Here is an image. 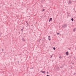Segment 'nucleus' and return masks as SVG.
<instances>
[{"label":"nucleus","instance_id":"nucleus-16","mask_svg":"<svg viewBox=\"0 0 76 76\" xmlns=\"http://www.w3.org/2000/svg\"><path fill=\"white\" fill-rule=\"evenodd\" d=\"M23 28L21 29V31H23Z\"/></svg>","mask_w":76,"mask_h":76},{"label":"nucleus","instance_id":"nucleus-1","mask_svg":"<svg viewBox=\"0 0 76 76\" xmlns=\"http://www.w3.org/2000/svg\"><path fill=\"white\" fill-rule=\"evenodd\" d=\"M67 24H64L62 26V27H63L64 28H66V27H67Z\"/></svg>","mask_w":76,"mask_h":76},{"label":"nucleus","instance_id":"nucleus-7","mask_svg":"<svg viewBox=\"0 0 76 76\" xmlns=\"http://www.w3.org/2000/svg\"><path fill=\"white\" fill-rule=\"evenodd\" d=\"M71 20H72V21H73V18H72L71 19Z\"/></svg>","mask_w":76,"mask_h":76},{"label":"nucleus","instance_id":"nucleus-18","mask_svg":"<svg viewBox=\"0 0 76 76\" xmlns=\"http://www.w3.org/2000/svg\"><path fill=\"white\" fill-rule=\"evenodd\" d=\"M67 15H69V13H68V12H67Z\"/></svg>","mask_w":76,"mask_h":76},{"label":"nucleus","instance_id":"nucleus-13","mask_svg":"<svg viewBox=\"0 0 76 76\" xmlns=\"http://www.w3.org/2000/svg\"><path fill=\"white\" fill-rule=\"evenodd\" d=\"M60 34V33H57V34L59 35Z\"/></svg>","mask_w":76,"mask_h":76},{"label":"nucleus","instance_id":"nucleus-4","mask_svg":"<svg viewBox=\"0 0 76 76\" xmlns=\"http://www.w3.org/2000/svg\"><path fill=\"white\" fill-rule=\"evenodd\" d=\"M66 55L67 56H68V55H69V52H67L66 53Z\"/></svg>","mask_w":76,"mask_h":76},{"label":"nucleus","instance_id":"nucleus-2","mask_svg":"<svg viewBox=\"0 0 76 76\" xmlns=\"http://www.w3.org/2000/svg\"><path fill=\"white\" fill-rule=\"evenodd\" d=\"M72 2V1L71 0H69V2L68 3V4H71Z\"/></svg>","mask_w":76,"mask_h":76},{"label":"nucleus","instance_id":"nucleus-24","mask_svg":"<svg viewBox=\"0 0 76 76\" xmlns=\"http://www.w3.org/2000/svg\"><path fill=\"white\" fill-rule=\"evenodd\" d=\"M46 76H50V75H46Z\"/></svg>","mask_w":76,"mask_h":76},{"label":"nucleus","instance_id":"nucleus-15","mask_svg":"<svg viewBox=\"0 0 76 76\" xmlns=\"http://www.w3.org/2000/svg\"><path fill=\"white\" fill-rule=\"evenodd\" d=\"M60 68H61V69H63V67H62V66H61Z\"/></svg>","mask_w":76,"mask_h":76},{"label":"nucleus","instance_id":"nucleus-21","mask_svg":"<svg viewBox=\"0 0 76 76\" xmlns=\"http://www.w3.org/2000/svg\"><path fill=\"white\" fill-rule=\"evenodd\" d=\"M34 69V67H32V68H31L30 69Z\"/></svg>","mask_w":76,"mask_h":76},{"label":"nucleus","instance_id":"nucleus-28","mask_svg":"<svg viewBox=\"0 0 76 76\" xmlns=\"http://www.w3.org/2000/svg\"><path fill=\"white\" fill-rule=\"evenodd\" d=\"M75 74H74V75H75Z\"/></svg>","mask_w":76,"mask_h":76},{"label":"nucleus","instance_id":"nucleus-20","mask_svg":"<svg viewBox=\"0 0 76 76\" xmlns=\"http://www.w3.org/2000/svg\"><path fill=\"white\" fill-rule=\"evenodd\" d=\"M41 40V39H40L39 40V41H40V40Z\"/></svg>","mask_w":76,"mask_h":76},{"label":"nucleus","instance_id":"nucleus-23","mask_svg":"<svg viewBox=\"0 0 76 76\" xmlns=\"http://www.w3.org/2000/svg\"><path fill=\"white\" fill-rule=\"evenodd\" d=\"M26 23H27V24H28V22H26Z\"/></svg>","mask_w":76,"mask_h":76},{"label":"nucleus","instance_id":"nucleus-3","mask_svg":"<svg viewBox=\"0 0 76 76\" xmlns=\"http://www.w3.org/2000/svg\"><path fill=\"white\" fill-rule=\"evenodd\" d=\"M21 39L23 41H24V42H25V39L24 38H23Z\"/></svg>","mask_w":76,"mask_h":76},{"label":"nucleus","instance_id":"nucleus-26","mask_svg":"<svg viewBox=\"0 0 76 76\" xmlns=\"http://www.w3.org/2000/svg\"><path fill=\"white\" fill-rule=\"evenodd\" d=\"M48 72H47V74H48Z\"/></svg>","mask_w":76,"mask_h":76},{"label":"nucleus","instance_id":"nucleus-8","mask_svg":"<svg viewBox=\"0 0 76 76\" xmlns=\"http://www.w3.org/2000/svg\"><path fill=\"white\" fill-rule=\"evenodd\" d=\"M53 50H56V48H53Z\"/></svg>","mask_w":76,"mask_h":76},{"label":"nucleus","instance_id":"nucleus-27","mask_svg":"<svg viewBox=\"0 0 76 76\" xmlns=\"http://www.w3.org/2000/svg\"><path fill=\"white\" fill-rule=\"evenodd\" d=\"M4 50L2 49V51H4Z\"/></svg>","mask_w":76,"mask_h":76},{"label":"nucleus","instance_id":"nucleus-10","mask_svg":"<svg viewBox=\"0 0 76 76\" xmlns=\"http://www.w3.org/2000/svg\"><path fill=\"white\" fill-rule=\"evenodd\" d=\"M45 11V9H43V10H42L43 12H44V11Z\"/></svg>","mask_w":76,"mask_h":76},{"label":"nucleus","instance_id":"nucleus-19","mask_svg":"<svg viewBox=\"0 0 76 76\" xmlns=\"http://www.w3.org/2000/svg\"><path fill=\"white\" fill-rule=\"evenodd\" d=\"M48 38H50V36H48Z\"/></svg>","mask_w":76,"mask_h":76},{"label":"nucleus","instance_id":"nucleus-25","mask_svg":"<svg viewBox=\"0 0 76 76\" xmlns=\"http://www.w3.org/2000/svg\"><path fill=\"white\" fill-rule=\"evenodd\" d=\"M24 27H23V29H24Z\"/></svg>","mask_w":76,"mask_h":76},{"label":"nucleus","instance_id":"nucleus-30","mask_svg":"<svg viewBox=\"0 0 76 76\" xmlns=\"http://www.w3.org/2000/svg\"><path fill=\"white\" fill-rule=\"evenodd\" d=\"M44 39H45V38L44 37Z\"/></svg>","mask_w":76,"mask_h":76},{"label":"nucleus","instance_id":"nucleus-12","mask_svg":"<svg viewBox=\"0 0 76 76\" xmlns=\"http://www.w3.org/2000/svg\"><path fill=\"white\" fill-rule=\"evenodd\" d=\"M59 58H60L61 59V56H59Z\"/></svg>","mask_w":76,"mask_h":76},{"label":"nucleus","instance_id":"nucleus-5","mask_svg":"<svg viewBox=\"0 0 76 76\" xmlns=\"http://www.w3.org/2000/svg\"><path fill=\"white\" fill-rule=\"evenodd\" d=\"M41 72L42 73H45V71H43Z\"/></svg>","mask_w":76,"mask_h":76},{"label":"nucleus","instance_id":"nucleus-17","mask_svg":"<svg viewBox=\"0 0 76 76\" xmlns=\"http://www.w3.org/2000/svg\"><path fill=\"white\" fill-rule=\"evenodd\" d=\"M49 40H51V39L48 38Z\"/></svg>","mask_w":76,"mask_h":76},{"label":"nucleus","instance_id":"nucleus-11","mask_svg":"<svg viewBox=\"0 0 76 76\" xmlns=\"http://www.w3.org/2000/svg\"><path fill=\"white\" fill-rule=\"evenodd\" d=\"M50 21H52L51 20H49V21L50 22Z\"/></svg>","mask_w":76,"mask_h":76},{"label":"nucleus","instance_id":"nucleus-6","mask_svg":"<svg viewBox=\"0 0 76 76\" xmlns=\"http://www.w3.org/2000/svg\"><path fill=\"white\" fill-rule=\"evenodd\" d=\"M76 29V28H74L73 29V31H75Z\"/></svg>","mask_w":76,"mask_h":76},{"label":"nucleus","instance_id":"nucleus-9","mask_svg":"<svg viewBox=\"0 0 76 76\" xmlns=\"http://www.w3.org/2000/svg\"><path fill=\"white\" fill-rule=\"evenodd\" d=\"M52 19V18H50V20H51Z\"/></svg>","mask_w":76,"mask_h":76},{"label":"nucleus","instance_id":"nucleus-14","mask_svg":"<svg viewBox=\"0 0 76 76\" xmlns=\"http://www.w3.org/2000/svg\"><path fill=\"white\" fill-rule=\"evenodd\" d=\"M68 50H71V49H70V48H69Z\"/></svg>","mask_w":76,"mask_h":76},{"label":"nucleus","instance_id":"nucleus-22","mask_svg":"<svg viewBox=\"0 0 76 76\" xmlns=\"http://www.w3.org/2000/svg\"><path fill=\"white\" fill-rule=\"evenodd\" d=\"M53 57V56H52L51 57H50V58H51V57Z\"/></svg>","mask_w":76,"mask_h":76},{"label":"nucleus","instance_id":"nucleus-29","mask_svg":"<svg viewBox=\"0 0 76 76\" xmlns=\"http://www.w3.org/2000/svg\"><path fill=\"white\" fill-rule=\"evenodd\" d=\"M18 63H19V61H18Z\"/></svg>","mask_w":76,"mask_h":76}]
</instances>
